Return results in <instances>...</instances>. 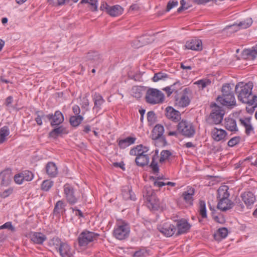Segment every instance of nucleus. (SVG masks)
I'll return each mask as SVG.
<instances>
[{
  "mask_svg": "<svg viewBox=\"0 0 257 257\" xmlns=\"http://www.w3.org/2000/svg\"><path fill=\"white\" fill-rule=\"evenodd\" d=\"M252 86L249 84H244L240 82L235 87V91L237 94L238 99L242 103L253 105L257 102V96L251 95Z\"/></svg>",
  "mask_w": 257,
  "mask_h": 257,
  "instance_id": "nucleus-1",
  "label": "nucleus"
},
{
  "mask_svg": "<svg viewBox=\"0 0 257 257\" xmlns=\"http://www.w3.org/2000/svg\"><path fill=\"white\" fill-rule=\"evenodd\" d=\"M233 84H225L222 87V96H219L217 100L225 106L235 105V99L233 91Z\"/></svg>",
  "mask_w": 257,
  "mask_h": 257,
  "instance_id": "nucleus-2",
  "label": "nucleus"
},
{
  "mask_svg": "<svg viewBox=\"0 0 257 257\" xmlns=\"http://www.w3.org/2000/svg\"><path fill=\"white\" fill-rule=\"evenodd\" d=\"M99 236V234L97 233L84 230L80 233L77 238L78 244L81 247H86L89 243L96 241Z\"/></svg>",
  "mask_w": 257,
  "mask_h": 257,
  "instance_id": "nucleus-3",
  "label": "nucleus"
},
{
  "mask_svg": "<svg viewBox=\"0 0 257 257\" xmlns=\"http://www.w3.org/2000/svg\"><path fill=\"white\" fill-rule=\"evenodd\" d=\"M164 98V95L161 91L153 88L147 90L145 96L146 102L151 104L162 103Z\"/></svg>",
  "mask_w": 257,
  "mask_h": 257,
  "instance_id": "nucleus-4",
  "label": "nucleus"
},
{
  "mask_svg": "<svg viewBox=\"0 0 257 257\" xmlns=\"http://www.w3.org/2000/svg\"><path fill=\"white\" fill-rule=\"evenodd\" d=\"M177 131L183 136L191 138L195 134V128L192 123L186 120H182L177 125Z\"/></svg>",
  "mask_w": 257,
  "mask_h": 257,
  "instance_id": "nucleus-5",
  "label": "nucleus"
},
{
  "mask_svg": "<svg viewBox=\"0 0 257 257\" xmlns=\"http://www.w3.org/2000/svg\"><path fill=\"white\" fill-rule=\"evenodd\" d=\"M130 227L128 223L122 221L117 224L116 227L113 232V236L119 240L124 239L129 235Z\"/></svg>",
  "mask_w": 257,
  "mask_h": 257,
  "instance_id": "nucleus-6",
  "label": "nucleus"
},
{
  "mask_svg": "<svg viewBox=\"0 0 257 257\" xmlns=\"http://www.w3.org/2000/svg\"><path fill=\"white\" fill-rule=\"evenodd\" d=\"M214 108H212L209 116V120L211 121L210 123L218 124L221 122L224 112L221 107L217 106L215 103L213 104Z\"/></svg>",
  "mask_w": 257,
  "mask_h": 257,
  "instance_id": "nucleus-7",
  "label": "nucleus"
},
{
  "mask_svg": "<svg viewBox=\"0 0 257 257\" xmlns=\"http://www.w3.org/2000/svg\"><path fill=\"white\" fill-rule=\"evenodd\" d=\"M190 92L189 88H185L180 97H175V104L176 106L181 107H185L188 106L190 103V100L188 94Z\"/></svg>",
  "mask_w": 257,
  "mask_h": 257,
  "instance_id": "nucleus-8",
  "label": "nucleus"
},
{
  "mask_svg": "<svg viewBox=\"0 0 257 257\" xmlns=\"http://www.w3.org/2000/svg\"><path fill=\"white\" fill-rule=\"evenodd\" d=\"M64 192L67 202L71 205L75 204L78 200L77 198L74 195L73 187L69 184H66L64 186Z\"/></svg>",
  "mask_w": 257,
  "mask_h": 257,
  "instance_id": "nucleus-9",
  "label": "nucleus"
},
{
  "mask_svg": "<svg viewBox=\"0 0 257 257\" xmlns=\"http://www.w3.org/2000/svg\"><path fill=\"white\" fill-rule=\"evenodd\" d=\"M158 229L160 232L167 237L172 236L176 230V226L168 223L159 225Z\"/></svg>",
  "mask_w": 257,
  "mask_h": 257,
  "instance_id": "nucleus-10",
  "label": "nucleus"
},
{
  "mask_svg": "<svg viewBox=\"0 0 257 257\" xmlns=\"http://www.w3.org/2000/svg\"><path fill=\"white\" fill-rule=\"evenodd\" d=\"M61 257H73L75 253L74 250L66 242H64L59 248L57 251Z\"/></svg>",
  "mask_w": 257,
  "mask_h": 257,
  "instance_id": "nucleus-11",
  "label": "nucleus"
},
{
  "mask_svg": "<svg viewBox=\"0 0 257 257\" xmlns=\"http://www.w3.org/2000/svg\"><path fill=\"white\" fill-rule=\"evenodd\" d=\"M212 139L216 141H225L227 139V133L223 129L213 128L211 132Z\"/></svg>",
  "mask_w": 257,
  "mask_h": 257,
  "instance_id": "nucleus-12",
  "label": "nucleus"
},
{
  "mask_svg": "<svg viewBox=\"0 0 257 257\" xmlns=\"http://www.w3.org/2000/svg\"><path fill=\"white\" fill-rule=\"evenodd\" d=\"M165 115L168 119L174 122H178L181 118L180 112L171 106L166 107Z\"/></svg>",
  "mask_w": 257,
  "mask_h": 257,
  "instance_id": "nucleus-13",
  "label": "nucleus"
},
{
  "mask_svg": "<svg viewBox=\"0 0 257 257\" xmlns=\"http://www.w3.org/2000/svg\"><path fill=\"white\" fill-rule=\"evenodd\" d=\"M177 227V232L176 235L187 233L191 227V225L185 219H182L177 221L176 226Z\"/></svg>",
  "mask_w": 257,
  "mask_h": 257,
  "instance_id": "nucleus-14",
  "label": "nucleus"
},
{
  "mask_svg": "<svg viewBox=\"0 0 257 257\" xmlns=\"http://www.w3.org/2000/svg\"><path fill=\"white\" fill-rule=\"evenodd\" d=\"M185 46L187 49L194 51H200L202 49V41L196 38L192 39L187 41Z\"/></svg>",
  "mask_w": 257,
  "mask_h": 257,
  "instance_id": "nucleus-15",
  "label": "nucleus"
},
{
  "mask_svg": "<svg viewBox=\"0 0 257 257\" xmlns=\"http://www.w3.org/2000/svg\"><path fill=\"white\" fill-rule=\"evenodd\" d=\"M30 240L35 244H42L47 239L46 236L40 232H31L29 234Z\"/></svg>",
  "mask_w": 257,
  "mask_h": 257,
  "instance_id": "nucleus-16",
  "label": "nucleus"
},
{
  "mask_svg": "<svg viewBox=\"0 0 257 257\" xmlns=\"http://www.w3.org/2000/svg\"><path fill=\"white\" fill-rule=\"evenodd\" d=\"M252 24V19L250 18H247L246 20L240 22L238 24H233L231 25L227 26L225 29L231 28H235L234 31H237L240 29H246L249 27Z\"/></svg>",
  "mask_w": 257,
  "mask_h": 257,
  "instance_id": "nucleus-17",
  "label": "nucleus"
},
{
  "mask_svg": "<svg viewBox=\"0 0 257 257\" xmlns=\"http://www.w3.org/2000/svg\"><path fill=\"white\" fill-rule=\"evenodd\" d=\"M12 177L11 169H7L4 170L0 173L1 184L2 186H8L10 183Z\"/></svg>",
  "mask_w": 257,
  "mask_h": 257,
  "instance_id": "nucleus-18",
  "label": "nucleus"
},
{
  "mask_svg": "<svg viewBox=\"0 0 257 257\" xmlns=\"http://www.w3.org/2000/svg\"><path fill=\"white\" fill-rule=\"evenodd\" d=\"M241 197L247 207L252 205L255 201V196L250 191L243 193L241 195Z\"/></svg>",
  "mask_w": 257,
  "mask_h": 257,
  "instance_id": "nucleus-19",
  "label": "nucleus"
},
{
  "mask_svg": "<svg viewBox=\"0 0 257 257\" xmlns=\"http://www.w3.org/2000/svg\"><path fill=\"white\" fill-rule=\"evenodd\" d=\"M164 132V128L163 126L159 124H157L153 130V139L154 140H157L159 139H162L166 143L165 139L163 136Z\"/></svg>",
  "mask_w": 257,
  "mask_h": 257,
  "instance_id": "nucleus-20",
  "label": "nucleus"
},
{
  "mask_svg": "<svg viewBox=\"0 0 257 257\" xmlns=\"http://www.w3.org/2000/svg\"><path fill=\"white\" fill-rule=\"evenodd\" d=\"M217 207L222 211H225L232 208L233 203L229 199H218Z\"/></svg>",
  "mask_w": 257,
  "mask_h": 257,
  "instance_id": "nucleus-21",
  "label": "nucleus"
},
{
  "mask_svg": "<svg viewBox=\"0 0 257 257\" xmlns=\"http://www.w3.org/2000/svg\"><path fill=\"white\" fill-rule=\"evenodd\" d=\"M150 162L149 154H143L140 153L135 159V163L138 166L144 167L149 164Z\"/></svg>",
  "mask_w": 257,
  "mask_h": 257,
  "instance_id": "nucleus-22",
  "label": "nucleus"
},
{
  "mask_svg": "<svg viewBox=\"0 0 257 257\" xmlns=\"http://www.w3.org/2000/svg\"><path fill=\"white\" fill-rule=\"evenodd\" d=\"M194 193V188L188 187L186 190L183 192L182 196L186 203L192 205L193 204V196Z\"/></svg>",
  "mask_w": 257,
  "mask_h": 257,
  "instance_id": "nucleus-23",
  "label": "nucleus"
},
{
  "mask_svg": "<svg viewBox=\"0 0 257 257\" xmlns=\"http://www.w3.org/2000/svg\"><path fill=\"white\" fill-rule=\"evenodd\" d=\"M64 120L63 114L59 110H57L54 114H52V118L51 121L52 126H57L61 124Z\"/></svg>",
  "mask_w": 257,
  "mask_h": 257,
  "instance_id": "nucleus-24",
  "label": "nucleus"
},
{
  "mask_svg": "<svg viewBox=\"0 0 257 257\" xmlns=\"http://www.w3.org/2000/svg\"><path fill=\"white\" fill-rule=\"evenodd\" d=\"M92 97L94 103L93 110L98 112L101 109V106L104 103L105 100L102 96L98 93L95 92Z\"/></svg>",
  "mask_w": 257,
  "mask_h": 257,
  "instance_id": "nucleus-25",
  "label": "nucleus"
},
{
  "mask_svg": "<svg viewBox=\"0 0 257 257\" xmlns=\"http://www.w3.org/2000/svg\"><path fill=\"white\" fill-rule=\"evenodd\" d=\"M159 158V151L156 150L155 154L152 157V162L149 167L152 169L153 173L155 175H158L159 172V167L158 164L157 160Z\"/></svg>",
  "mask_w": 257,
  "mask_h": 257,
  "instance_id": "nucleus-26",
  "label": "nucleus"
},
{
  "mask_svg": "<svg viewBox=\"0 0 257 257\" xmlns=\"http://www.w3.org/2000/svg\"><path fill=\"white\" fill-rule=\"evenodd\" d=\"M148 207L153 210H158L160 206V201L156 195L150 197L147 200Z\"/></svg>",
  "mask_w": 257,
  "mask_h": 257,
  "instance_id": "nucleus-27",
  "label": "nucleus"
},
{
  "mask_svg": "<svg viewBox=\"0 0 257 257\" xmlns=\"http://www.w3.org/2000/svg\"><path fill=\"white\" fill-rule=\"evenodd\" d=\"M122 196L125 200H135L136 199L135 195L132 191L131 187L129 186L123 187L122 189Z\"/></svg>",
  "mask_w": 257,
  "mask_h": 257,
  "instance_id": "nucleus-28",
  "label": "nucleus"
},
{
  "mask_svg": "<svg viewBox=\"0 0 257 257\" xmlns=\"http://www.w3.org/2000/svg\"><path fill=\"white\" fill-rule=\"evenodd\" d=\"M242 55L245 59L253 60L257 55V44L250 49L243 50Z\"/></svg>",
  "mask_w": 257,
  "mask_h": 257,
  "instance_id": "nucleus-29",
  "label": "nucleus"
},
{
  "mask_svg": "<svg viewBox=\"0 0 257 257\" xmlns=\"http://www.w3.org/2000/svg\"><path fill=\"white\" fill-rule=\"evenodd\" d=\"M86 58L87 60L92 62L95 65H98L102 62L100 55L97 52H90L88 53Z\"/></svg>",
  "mask_w": 257,
  "mask_h": 257,
  "instance_id": "nucleus-30",
  "label": "nucleus"
},
{
  "mask_svg": "<svg viewBox=\"0 0 257 257\" xmlns=\"http://www.w3.org/2000/svg\"><path fill=\"white\" fill-rule=\"evenodd\" d=\"M65 205L61 200L57 201L55 205L53 214L56 216H60L65 213L66 209H65Z\"/></svg>",
  "mask_w": 257,
  "mask_h": 257,
  "instance_id": "nucleus-31",
  "label": "nucleus"
},
{
  "mask_svg": "<svg viewBox=\"0 0 257 257\" xmlns=\"http://www.w3.org/2000/svg\"><path fill=\"white\" fill-rule=\"evenodd\" d=\"M47 174L51 177H55L58 173L57 167L53 162H49L46 166Z\"/></svg>",
  "mask_w": 257,
  "mask_h": 257,
  "instance_id": "nucleus-32",
  "label": "nucleus"
},
{
  "mask_svg": "<svg viewBox=\"0 0 257 257\" xmlns=\"http://www.w3.org/2000/svg\"><path fill=\"white\" fill-rule=\"evenodd\" d=\"M225 127L230 132H236L238 128L236 121L232 118L225 119Z\"/></svg>",
  "mask_w": 257,
  "mask_h": 257,
  "instance_id": "nucleus-33",
  "label": "nucleus"
},
{
  "mask_svg": "<svg viewBox=\"0 0 257 257\" xmlns=\"http://www.w3.org/2000/svg\"><path fill=\"white\" fill-rule=\"evenodd\" d=\"M230 195L228 191V187L227 186H223L219 188L217 190V199H229L228 197Z\"/></svg>",
  "mask_w": 257,
  "mask_h": 257,
  "instance_id": "nucleus-34",
  "label": "nucleus"
},
{
  "mask_svg": "<svg viewBox=\"0 0 257 257\" xmlns=\"http://www.w3.org/2000/svg\"><path fill=\"white\" fill-rule=\"evenodd\" d=\"M122 12L123 9L119 5H115L109 7L107 14L112 17H117L120 15Z\"/></svg>",
  "mask_w": 257,
  "mask_h": 257,
  "instance_id": "nucleus-35",
  "label": "nucleus"
},
{
  "mask_svg": "<svg viewBox=\"0 0 257 257\" xmlns=\"http://www.w3.org/2000/svg\"><path fill=\"white\" fill-rule=\"evenodd\" d=\"M136 139L135 138L128 137L124 139L119 140L118 146L121 149H125L131 145L135 143Z\"/></svg>",
  "mask_w": 257,
  "mask_h": 257,
  "instance_id": "nucleus-36",
  "label": "nucleus"
},
{
  "mask_svg": "<svg viewBox=\"0 0 257 257\" xmlns=\"http://www.w3.org/2000/svg\"><path fill=\"white\" fill-rule=\"evenodd\" d=\"M67 133L66 129L61 125L52 130L49 135L50 137L56 138L60 135Z\"/></svg>",
  "mask_w": 257,
  "mask_h": 257,
  "instance_id": "nucleus-37",
  "label": "nucleus"
},
{
  "mask_svg": "<svg viewBox=\"0 0 257 257\" xmlns=\"http://www.w3.org/2000/svg\"><path fill=\"white\" fill-rule=\"evenodd\" d=\"M61 239L57 236H55L50 239L49 241V245L54 246L57 251H58L59 248L61 247V244L64 243Z\"/></svg>",
  "mask_w": 257,
  "mask_h": 257,
  "instance_id": "nucleus-38",
  "label": "nucleus"
},
{
  "mask_svg": "<svg viewBox=\"0 0 257 257\" xmlns=\"http://www.w3.org/2000/svg\"><path fill=\"white\" fill-rule=\"evenodd\" d=\"M211 84V80L208 78L200 79L194 83V84L197 85L198 87L202 90L206 88L207 86L210 85Z\"/></svg>",
  "mask_w": 257,
  "mask_h": 257,
  "instance_id": "nucleus-39",
  "label": "nucleus"
},
{
  "mask_svg": "<svg viewBox=\"0 0 257 257\" xmlns=\"http://www.w3.org/2000/svg\"><path fill=\"white\" fill-rule=\"evenodd\" d=\"M10 134L8 126H5L0 130V144L3 143L7 140L6 137Z\"/></svg>",
  "mask_w": 257,
  "mask_h": 257,
  "instance_id": "nucleus-40",
  "label": "nucleus"
},
{
  "mask_svg": "<svg viewBox=\"0 0 257 257\" xmlns=\"http://www.w3.org/2000/svg\"><path fill=\"white\" fill-rule=\"evenodd\" d=\"M228 234V230L225 227H222L221 228L218 229L216 234H214V238L216 240H219L220 237V238H225Z\"/></svg>",
  "mask_w": 257,
  "mask_h": 257,
  "instance_id": "nucleus-41",
  "label": "nucleus"
},
{
  "mask_svg": "<svg viewBox=\"0 0 257 257\" xmlns=\"http://www.w3.org/2000/svg\"><path fill=\"white\" fill-rule=\"evenodd\" d=\"M83 119V117L80 115L72 116L70 118L69 121L71 125L76 127L79 125Z\"/></svg>",
  "mask_w": 257,
  "mask_h": 257,
  "instance_id": "nucleus-42",
  "label": "nucleus"
},
{
  "mask_svg": "<svg viewBox=\"0 0 257 257\" xmlns=\"http://www.w3.org/2000/svg\"><path fill=\"white\" fill-rule=\"evenodd\" d=\"M169 76L167 74L163 72H159L154 74V77L152 78V80L154 82H157L159 80H165Z\"/></svg>",
  "mask_w": 257,
  "mask_h": 257,
  "instance_id": "nucleus-43",
  "label": "nucleus"
},
{
  "mask_svg": "<svg viewBox=\"0 0 257 257\" xmlns=\"http://www.w3.org/2000/svg\"><path fill=\"white\" fill-rule=\"evenodd\" d=\"M54 182L51 180H45L41 184V189L44 191H48L53 186Z\"/></svg>",
  "mask_w": 257,
  "mask_h": 257,
  "instance_id": "nucleus-44",
  "label": "nucleus"
},
{
  "mask_svg": "<svg viewBox=\"0 0 257 257\" xmlns=\"http://www.w3.org/2000/svg\"><path fill=\"white\" fill-rule=\"evenodd\" d=\"M132 95L137 98H140L142 96V88L140 86H135L132 89Z\"/></svg>",
  "mask_w": 257,
  "mask_h": 257,
  "instance_id": "nucleus-45",
  "label": "nucleus"
},
{
  "mask_svg": "<svg viewBox=\"0 0 257 257\" xmlns=\"http://www.w3.org/2000/svg\"><path fill=\"white\" fill-rule=\"evenodd\" d=\"M199 213L202 218L207 217L206 204L203 200H200L199 201Z\"/></svg>",
  "mask_w": 257,
  "mask_h": 257,
  "instance_id": "nucleus-46",
  "label": "nucleus"
},
{
  "mask_svg": "<svg viewBox=\"0 0 257 257\" xmlns=\"http://www.w3.org/2000/svg\"><path fill=\"white\" fill-rule=\"evenodd\" d=\"M149 255V250L145 248H141L135 251L133 257H148Z\"/></svg>",
  "mask_w": 257,
  "mask_h": 257,
  "instance_id": "nucleus-47",
  "label": "nucleus"
},
{
  "mask_svg": "<svg viewBox=\"0 0 257 257\" xmlns=\"http://www.w3.org/2000/svg\"><path fill=\"white\" fill-rule=\"evenodd\" d=\"M81 3H87L90 5V9L92 11L97 10V0H81Z\"/></svg>",
  "mask_w": 257,
  "mask_h": 257,
  "instance_id": "nucleus-48",
  "label": "nucleus"
},
{
  "mask_svg": "<svg viewBox=\"0 0 257 257\" xmlns=\"http://www.w3.org/2000/svg\"><path fill=\"white\" fill-rule=\"evenodd\" d=\"M143 196L146 198V200H147L149 197L156 195L154 191L151 187H145L143 191Z\"/></svg>",
  "mask_w": 257,
  "mask_h": 257,
  "instance_id": "nucleus-49",
  "label": "nucleus"
},
{
  "mask_svg": "<svg viewBox=\"0 0 257 257\" xmlns=\"http://www.w3.org/2000/svg\"><path fill=\"white\" fill-rule=\"evenodd\" d=\"M160 155L161 156L159 159V162L160 163H163L165 161L169 158L172 154L169 150H163L161 152Z\"/></svg>",
  "mask_w": 257,
  "mask_h": 257,
  "instance_id": "nucleus-50",
  "label": "nucleus"
},
{
  "mask_svg": "<svg viewBox=\"0 0 257 257\" xmlns=\"http://www.w3.org/2000/svg\"><path fill=\"white\" fill-rule=\"evenodd\" d=\"M22 175H23V178L24 180L27 181H31L33 178V174L32 172L25 170L22 172Z\"/></svg>",
  "mask_w": 257,
  "mask_h": 257,
  "instance_id": "nucleus-51",
  "label": "nucleus"
},
{
  "mask_svg": "<svg viewBox=\"0 0 257 257\" xmlns=\"http://www.w3.org/2000/svg\"><path fill=\"white\" fill-rule=\"evenodd\" d=\"M212 217L213 218V219L217 222L219 223H220V224H223L225 221V220L224 218V217L222 215H216L215 214V213L214 212H212Z\"/></svg>",
  "mask_w": 257,
  "mask_h": 257,
  "instance_id": "nucleus-52",
  "label": "nucleus"
},
{
  "mask_svg": "<svg viewBox=\"0 0 257 257\" xmlns=\"http://www.w3.org/2000/svg\"><path fill=\"white\" fill-rule=\"evenodd\" d=\"M240 141V138L239 137H234L231 138L228 142V146L231 147H234L235 145H237L239 143Z\"/></svg>",
  "mask_w": 257,
  "mask_h": 257,
  "instance_id": "nucleus-53",
  "label": "nucleus"
},
{
  "mask_svg": "<svg viewBox=\"0 0 257 257\" xmlns=\"http://www.w3.org/2000/svg\"><path fill=\"white\" fill-rule=\"evenodd\" d=\"M147 120L151 124L155 122V113L153 111H150L147 113Z\"/></svg>",
  "mask_w": 257,
  "mask_h": 257,
  "instance_id": "nucleus-54",
  "label": "nucleus"
},
{
  "mask_svg": "<svg viewBox=\"0 0 257 257\" xmlns=\"http://www.w3.org/2000/svg\"><path fill=\"white\" fill-rule=\"evenodd\" d=\"M178 2L177 0L169 1L167 4L166 7V12L170 11L173 8L177 6Z\"/></svg>",
  "mask_w": 257,
  "mask_h": 257,
  "instance_id": "nucleus-55",
  "label": "nucleus"
},
{
  "mask_svg": "<svg viewBox=\"0 0 257 257\" xmlns=\"http://www.w3.org/2000/svg\"><path fill=\"white\" fill-rule=\"evenodd\" d=\"M66 0H47L49 5L53 6H61L65 4Z\"/></svg>",
  "mask_w": 257,
  "mask_h": 257,
  "instance_id": "nucleus-56",
  "label": "nucleus"
},
{
  "mask_svg": "<svg viewBox=\"0 0 257 257\" xmlns=\"http://www.w3.org/2000/svg\"><path fill=\"white\" fill-rule=\"evenodd\" d=\"M141 146H137L136 147L133 148L130 150V154L132 156H136L138 157L140 153H141V151L139 150V148H141Z\"/></svg>",
  "mask_w": 257,
  "mask_h": 257,
  "instance_id": "nucleus-57",
  "label": "nucleus"
},
{
  "mask_svg": "<svg viewBox=\"0 0 257 257\" xmlns=\"http://www.w3.org/2000/svg\"><path fill=\"white\" fill-rule=\"evenodd\" d=\"M41 111H37L35 112V114L37 115V117L35 118V121H36L37 124L38 125H42L43 124L42 122V114H41Z\"/></svg>",
  "mask_w": 257,
  "mask_h": 257,
  "instance_id": "nucleus-58",
  "label": "nucleus"
},
{
  "mask_svg": "<svg viewBox=\"0 0 257 257\" xmlns=\"http://www.w3.org/2000/svg\"><path fill=\"white\" fill-rule=\"evenodd\" d=\"M174 86H167L165 88H164L163 90L165 91L166 93H167V95L168 96H170V95L173 93V92H175L176 93V89L174 88Z\"/></svg>",
  "mask_w": 257,
  "mask_h": 257,
  "instance_id": "nucleus-59",
  "label": "nucleus"
},
{
  "mask_svg": "<svg viewBox=\"0 0 257 257\" xmlns=\"http://www.w3.org/2000/svg\"><path fill=\"white\" fill-rule=\"evenodd\" d=\"M23 175H22V172L16 175L14 177V180L15 182L17 184H21L24 181V179L23 178Z\"/></svg>",
  "mask_w": 257,
  "mask_h": 257,
  "instance_id": "nucleus-60",
  "label": "nucleus"
},
{
  "mask_svg": "<svg viewBox=\"0 0 257 257\" xmlns=\"http://www.w3.org/2000/svg\"><path fill=\"white\" fill-rule=\"evenodd\" d=\"M13 191V189L11 188H10L8 189L5 190L3 192H2L0 194V196L2 198H6L12 193Z\"/></svg>",
  "mask_w": 257,
  "mask_h": 257,
  "instance_id": "nucleus-61",
  "label": "nucleus"
},
{
  "mask_svg": "<svg viewBox=\"0 0 257 257\" xmlns=\"http://www.w3.org/2000/svg\"><path fill=\"white\" fill-rule=\"evenodd\" d=\"M0 228L3 229L7 228L12 231L15 230L14 227L12 225L11 222H7L3 225L0 226Z\"/></svg>",
  "mask_w": 257,
  "mask_h": 257,
  "instance_id": "nucleus-62",
  "label": "nucleus"
},
{
  "mask_svg": "<svg viewBox=\"0 0 257 257\" xmlns=\"http://www.w3.org/2000/svg\"><path fill=\"white\" fill-rule=\"evenodd\" d=\"M181 7L177 10L178 13H181L183 10H187L190 7L189 6L186 7V2L185 0H181L180 1Z\"/></svg>",
  "mask_w": 257,
  "mask_h": 257,
  "instance_id": "nucleus-63",
  "label": "nucleus"
},
{
  "mask_svg": "<svg viewBox=\"0 0 257 257\" xmlns=\"http://www.w3.org/2000/svg\"><path fill=\"white\" fill-rule=\"evenodd\" d=\"M41 114H42V117L45 122L49 121L51 122L52 118V113H49L48 114H45L43 111H41Z\"/></svg>",
  "mask_w": 257,
  "mask_h": 257,
  "instance_id": "nucleus-64",
  "label": "nucleus"
}]
</instances>
